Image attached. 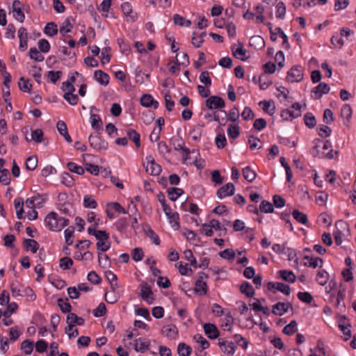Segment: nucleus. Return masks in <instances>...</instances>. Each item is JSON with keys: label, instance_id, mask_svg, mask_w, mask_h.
Segmentation results:
<instances>
[{"label": "nucleus", "instance_id": "nucleus-1", "mask_svg": "<svg viewBox=\"0 0 356 356\" xmlns=\"http://www.w3.org/2000/svg\"><path fill=\"white\" fill-rule=\"evenodd\" d=\"M46 226L51 231L58 232L63 228L67 226L69 220L63 217H58V214L54 212H50L44 218Z\"/></svg>", "mask_w": 356, "mask_h": 356}, {"label": "nucleus", "instance_id": "nucleus-2", "mask_svg": "<svg viewBox=\"0 0 356 356\" xmlns=\"http://www.w3.org/2000/svg\"><path fill=\"white\" fill-rule=\"evenodd\" d=\"M335 227L336 231L333 233L334 242L337 245H340L342 243V238L345 235L344 232L349 231V227L348 223L342 220L337 221Z\"/></svg>", "mask_w": 356, "mask_h": 356}, {"label": "nucleus", "instance_id": "nucleus-3", "mask_svg": "<svg viewBox=\"0 0 356 356\" xmlns=\"http://www.w3.org/2000/svg\"><path fill=\"white\" fill-rule=\"evenodd\" d=\"M303 69L300 65H294L287 72L286 80L290 83L300 82L303 79Z\"/></svg>", "mask_w": 356, "mask_h": 356}, {"label": "nucleus", "instance_id": "nucleus-4", "mask_svg": "<svg viewBox=\"0 0 356 356\" xmlns=\"http://www.w3.org/2000/svg\"><path fill=\"white\" fill-rule=\"evenodd\" d=\"M267 289L273 293L280 291L286 296H289L291 293V288L288 284L278 282H269L267 284Z\"/></svg>", "mask_w": 356, "mask_h": 356}, {"label": "nucleus", "instance_id": "nucleus-5", "mask_svg": "<svg viewBox=\"0 0 356 356\" xmlns=\"http://www.w3.org/2000/svg\"><path fill=\"white\" fill-rule=\"evenodd\" d=\"M140 296L141 298L146 301L149 305L154 302V298H153V292L151 286L145 282H143L140 284Z\"/></svg>", "mask_w": 356, "mask_h": 356}, {"label": "nucleus", "instance_id": "nucleus-6", "mask_svg": "<svg viewBox=\"0 0 356 356\" xmlns=\"http://www.w3.org/2000/svg\"><path fill=\"white\" fill-rule=\"evenodd\" d=\"M147 165L145 167V171L153 176L159 175L161 172V167L155 162L152 155L146 156Z\"/></svg>", "mask_w": 356, "mask_h": 356}, {"label": "nucleus", "instance_id": "nucleus-7", "mask_svg": "<svg viewBox=\"0 0 356 356\" xmlns=\"http://www.w3.org/2000/svg\"><path fill=\"white\" fill-rule=\"evenodd\" d=\"M206 106L211 110L222 108L225 106V101L219 96H210L205 101Z\"/></svg>", "mask_w": 356, "mask_h": 356}, {"label": "nucleus", "instance_id": "nucleus-8", "mask_svg": "<svg viewBox=\"0 0 356 356\" xmlns=\"http://www.w3.org/2000/svg\"><path fill=\"white\" fill-rule=\"evenodd\" d=\"M88 141L91 147L97 150L105 149L107 147V143L105 142L98 134H91L88 138Z\"/></svg>", "mask_w": 356, "mask_h": 356}, {"label": "nucleus", "instance_id": "nucleus-9", "mask_svg": "<svg viewBox=\"0 0 356 356\" xmlns=\"http://www.w3.org/2000/svg\"><path fill=\"white\" fill-rule=\"evenodd\" d=\"M330 90L329 85L326 83H320L312 90V97L314 99H319L323 95L327 94Z\"/></svg>", "mask_w": 356, "mask_h": 356}, {"label": "nucleus", "instance_id": "nucleus-10", "mask_svg": "<svg viewBox=\"0 0 356 356\" xmlns=\"http://www.w3.org/2000/svg\"><path fill=\"white\" fill-rule=\"evenodd\" d=\"M235 186L232 183H227L221 186L217 191L216 195L219 199H222L234 194Z\"/></svg>", "mask_w": 356, "mask_h": 356}, {"label": "nucleus", "instance_id": "nucleus-11", "mask_svg": "<svg viewBox=\"0 0 356 356\" xmlns=\"http://www.w3.org/2000/svg\"><path fill=\"white\" fill-rule=\"evenodd\" d=\"M84 319L78 316L76 314L70 313L67 316V330H72L74 325H83L84 324Z\"/></svg>", "mask_w": 356, "mask_h": 356}, {"label": "nucleus", "instance_id": "nucleus-12", "mask_svg": "<svg viewBox=\"0 0 356 356\" xmlns=\"http://www.w3.org/2000/svg\"><path fill=\"white\" fill-rule=\"evenodd\" d=\"M203 328L205 334L210 339H216L220 334L217 327L213 323H204L203 325Z\"/></svg>", "mask_w": 356, "mask_h": 356}, {"label": "nucleus", "instance_id": "nucleus-13", "mask_svg": "<svg viewBox=\"0 0 356 356\" xmlns=\"http://www.w3.org/2000/svg\"><path fill=\"white\" fill-rule=\"evenodd\" d=\"M12 10L14 18L19 22H23L25 15L21 8V2L19 0H15L13 2Z\"/></svg>", "mask_w": 356, "mask_h": 356}, {"label": "nucleus", "instance_id": "nucleus-14", "mask_svg": "<svg viewBox=\"0 0 356 356\" xmlns=\"http://www.w3.org/2000/svg\"><path fill=\"white\" fill-rule=\"evenodd\" d=\"M290 307H291L290 302L285 303L279 302L273 306L272 312L276 316H282L284 313L288 312Z\"/></svg>", "mask_w": 356, "mask_h": 356}, {"label": "nucleus", "instance_id": "nucleus-15", "mask_svg": "<svg viewBox=\"0 0 356 356\" xmlns=\"http://www.w3.org/2000/svg\"><path fill=\"white\" fill-rule=\"evenodd\" d=\"M150 346V341L148 339L138 338L135 339L134 350L136 352L145 353L148 350Z\"/></svg>", "mask_w": 356, "mask_h": 356}, {"label": "nucleus", "instance_id": "nucleus-16", "mask_svg": "<svg viewBox=\"0 0 356 356\" xmlns=\"http://www.w3.org/2000/svg\"><path fill=\"white\" fill-rule=\"evenodd\" d=\"M236 44L232 47V50L233 52V55L236 57L238 59H240L243 61L246 60L249 56H246L247 50L243 48V45L242 43L238 42V47L235 49Z\"/></svg>", "mask_w": 356, "mask_h": 356}, {"label": "nucleus", "instance_id": "nucleus-17", "mask_svg": "<svg viewBox=\"0 0 356 356\" xmlns=\"http://www.w3.org/2000/svg\"><path fill=\"white\" fill-rule=\"evenodd\" d=\"M140 104L143 106L149 108L154 107V108H157L159 107V102L154 99L153 97L151 95L145 94L143 95L140 98Z\"/></svg>", "mask_w": 356, "mask_h": 356}, {"label": "nucleus", "instance_id": "nucleus-18", "mask_svg": "<svg viewBox=\"0 0 356 356\" xmlns=\"http://www.w3.org/2000/svg\"><path fill=\"white\" fill-rule=\"evenodd\" d=\"M95 79L104 86L109 83L110 77L108 74L101 70H96L94 73Z\"/></svg>", "mask_w": 356, "mask_h": 356}, {"label": "nucleus", "instance_id": "nucleus-19", "mask_svg": "<svg viewBox=\"0 0 356 356\" xmlns=\"http://www.w3.org/2000/svg\"><path fill=\"white\" fill-rule=\"evenodd\" d=\"M57 129L59 134L64 137L68 143H72V140L68 134L67 127L65 122L59 120L56 124Z\"/></svg>", "mask_w": 356, "mask_h": 356}, {"label": "nucleus", "instance_id": "nucleus-20", "mask_svg": "<svg viewBox=\"0 0 356 356\" xmlns=\"http://www.w3.org/2000/svg\"><path fill=\"white\" fill-rule=\"evenodd\" d=\"M162 334L170 339H175L178 334V330L175 325H165L162 328Z\"/></svg>", "mask_w": 356, "mask_h": 356}, {"label": "nucleus", "instance_id": "nucleus-21", "mask_svg": "<svg viewBox=\"0 0 356 356\" xmlns=\"http://www.w3.org/2000/svg\"><path fill=\"white\" fill-rule=\"evenodd\" d=\"M57 208L63 214L70 216L74 214V209L71 202L57 204Z\"/></svg>", "mask_w": 356, "mask_h": 356}, {"label": "nucleus", "instance_id": "nucleus-22", "mask_svg": "<svg viewBox=\"0 0 356 356\" xmlns=\"http://www.w3.org/2000/svg\"><path fill=\"white\" fill-rule=\"evenodd\" d=\"M278 275L280 278L284 280L286 282H290V283H294L296 280V277L295 274L291 270H280L278 271Z\"/></svg>", "mask_w": 356, "mask_h": 356}, {"label": "nucleus", "instance_id": "nucleus-23", "mask_svg": "<svg viewBox=\"0 0 356 356\" xmlns=\"http://www.w3.org/2000/svg\"><path fill=\"white\" fill-rule=\"evenodd\" d=\"M184 193V190L180 188L172 187L167 190L168 196L171 201H176Z\"/></svg>", "mask_w": 356, "mask_h": 356}, {"label": "nucleus", "instance_id": "nucleus-24", "mask_svg": "<svg viewBox=\"0 0 356 356\" xmlns=\"http://www.w3.org/2000/svg\"><path fill=\"white\" fill-rule=\"evenodd\" d=\"M127 136L129 140L134 143L137 148L140 147V136L135 129H129L127 131Z\"/></svg>", "mask_w": 356, "mask_h": 356}, {"label": "nucleus", "instance_id": "nucleus-25", "mask_svg": "<svg viewBox=\"0 0 356 356\" xmlns=\"http://www.w3.org/2000/svg\"><path fill=\"white\" fill-rule=\"evenodd\" d=\"M23 244L26 251L31 250L33 253H35L39 249V244L34 239L26 238Z\"/></svg>", "mask_w": 356, "mask_h": 356}, {"label": "nucleus", "instance_id": "nucleus-26", "mask_svg": "<svg viewBox=\"0 0 356 356\" xmlns=\"http://www.w3.org/2000/svg\"><path fill=\"white\" fill-rule=\"evenodd\" d=\"M260 106H262V109L270 115H273L275 111V106L274 102L264 100L259 103Z\"/></svg>", "mask_w": 356, "mask_h": 356}, {"label": "nucleus", "instance_id": "nucleus-27", "mask_svg": "<svg viewBox=\"0 0 356 356\" xmlns=\"http://www.w3.org/2000/svg\"><path fill=\"white\" fill-rule=\"evenodd\" d=\"M301 115V112L293 111L291 109H284L281 112V117L284 120L297 118Z\"/></svg>", "mask_w": 356, "mask_h": 356}, {"label": "nucleus", "instance_id": "nucleus-28", "mask_svg": "<svg viewBox=\"0 0 356 356\" xmlns=\"http://www.w3.org/2000/svg\"><path fill=\"white\" fill-rule=\"evenodd\" d=\"M323 144V149L324 150L328 149L329 152L327 153H325L324 152H322V156L328 159H332L334 158V152L332 149V143L329 140H326L325 141H323L321 143Z\"/></svg>", "mask_w": 356, "mask_h": 356}, {"label": "nucleus", "instance_id": "nucleus-29", "mask_svg": "<svg viewBox=\"0 0 356 356\" xmlns=\"http://www.w3.org/2000/svg\"><path fill=\"white\" fill-rule=\"evenodd\" d=\"M90 119L91 127H92L93 129L99 131L102 129L103 123L99 115L95 113H91Z\"/></svg>", "mask_w": 356, "mask_h": 356}, {"label": "nucleus", "instance_id": "nucleus-30", "mask_svg": "<svg viewBox=\"0 0 356 356\" xmlns=\"http://www.w3.org/2000/svg\"><path fill=\"white\" fill-rule=\"evenodd\" d=\"M323 140L319 138H316L314 140V145L310 149V154L314 157L324 158L322 156V152L320 151L319 148L321 147V143Z\"/></svg>", "mask_w": 356, "mask_h": 356}, {"label": "nucleus", "instance_id": "nucleus-31", "mask_svg": "<svg viewBox=\"0 0 356 356\" xmlns=\"http://www.w3.org/2000/svg\"><path fill=\"white\" fill-rule=\"evenodd\" d=\"M242 172L244 179L250 183L252 182L257 177V173L250 166L244 168Z\"/></svg>", "mask_w": 356, "mask_h": 356}, {"label": "nucleus", "instance_id": "nucleus-32", "mask_svg": "<svg viewBox=\"0 0 356 356\" xmlns=\"http://www.w3.org/2000/svg\"><path fill=\"white\" fill-rule=\"evenodd\" d=\"M240 291L248 298H251L254 295V289L248 282H245L241 285Z\"/></svg>", "mask_w": 356, "mask_h": 356}, {"label": "nucleus", "instance_id": "nucleus-33", "mask_svg": "<svg viewBox=\"0 0 356 356\" xmlns=\"http://www.w3.org/2000/svg\"><path fill=\"white\" fill-rule=\"evenodd\" d=\"M44 33L48 36L53 37L58 33V26L55 22H48L44 29Z\"/></svg>", "mask_w": 356, "mask_h": 356}, {"label": "nucleus", "instance_id": "nucleus-34", "mask_svg": "<svg viewBox=\"0 0 356 356\" xmlns=\"http://www.w3.org/2000/svg\"><path fill=\"white\" fill-rule=\"evenodd\" d=\"M177 353L179 356H190L192 348L185 343H180L177 346Z\"/></svg>", "mask_w": 356, "mask_h": 356}, {"label": "nucleus", "instance_id": "nucleus-35", "mask_svg": "<svg viewBox=\"0 0 356 356\" xmlns=\"http://www.w3.org/2000/svg\"><path fill=\"white\" fill-rule=\"evenodd\" d=\"M207 35L206 32H202L200 34L193 33V36L191 39L192 44L197 48H199L202 46L204 42V37Z\"/></svg>", "mask_w": 356, "mask_h": 356}, {"label": "nucleus", "instance_id": "nucleus-36", "mask_svg": "<svg viewBox=\"0 0 356 356\" xmlns=\"http://www.w3.org/2000/svg\"><path fill=\"white\" fill-rule=\"evenodd\" d=\"M58 305L60 307L61 312L63 313H70L72 306L70 303L68 301V299L66 298L65 300H63V298H58Z\"/></svg>", "mask_w": 356, "mask_h": 356}, {"label": "nucleus", "instance_id": "nucleus-37", "mask_svg": "<svg viewBox=\"0 0 356 356\" xmlns=\"http://www.w3.org/2000/svg\"><path fill=\"white\" fill-rule=\"evenodd\" d=\"M105 277L111 284V289L115 290L118 287L117 276L111 270H106L105 272Z\"/></svg>", "mask_w": 356, "mask_h": 356}, {"label": "nucleus", "instance_id": "nucleus-38", "mask_svg": "<svg viewBox=\"0 0 356 356\" xmlns=\"http://www.w3.org/2000/svg\"><path fill=\"white\" fill-rule=\"evenodd\" d=\"M172 143L175 150L181 151V152H188V148L185 147V143L182 138L172 140Z\"/></svg>", "mask_w": 356, "mask_h": 356}, {"label": "nucleus", "instance_id": "nucleus-39", "mask_svg": "<svg viewBox=\"0 0 356 356\" xmlns=\"http://www.w3.org/2000/svg\"><path fill=\"white\" fill-rule=\"evenodd\" d=\"M350 325L348 324L346 325L343 322L342 320H340L339 322V327L340 330L343 334V339L345 341H348L351 337V331L350 330Z\"/></svg>", "mask_w": 356, "mask_h": 356}, {"label": "nucleus", "instance_id": "nucleus-40", "mask_svg": "<svg viewBox=\"0 0 356 356\" xmlns=\"http://www.w3.org/2000/svg\"><path fill=\"white\" fill-rule=\"evenodd\" d=\"M304 259L307 260L308 261L305 263V266L312 267L314 268H316L318 266V263L320 262L321 264H323V259L319 257H311L309 256H305Z\"/></svg>", "mask_w": 356, "mask_h": 356}, {"label": "nucleus", "instance_id": "nucleus-41", "mask_svg": "<svg viewBox=\"0 0 356 356\" xmlns=\"http://www.w3.org/2000/svg\"><path fill=\"white\" fill-rule=\"evenodd\" d=\"M18 85L19 89L24 92H29L32 88V84L30 83L29 79H26L24 77L19 79Z\"/></svg>", "mask_w": 356, "mask_h": 356}, {"label": "nucleus", "instance_id": "nucleus-42", "mask_svg": "<svg viewBox=\"0 0 356 356\" xmlns=\"http://www.w3.org/2000/svg\"><path fill=\"white\" fill-rule=\"evenodd\" d=\"M227 134L233 139L238 138L240 135V128L238 125L235 124H229L227 128Z\"/></svg>", "mask_w": 356, "mask_h": 356}, {"label": "nucleus", "instance_id": "nucleus-43", "mask_svg": "<svg viewBox=\"0 0 356 356\" xmlns=\"http://www.w3.org/2000/svg\"><path fill=\"white\" fill-rule=\"evenodd\" d=\"M38 165V159L36 156H29L25 162L26 168L28 170H34Z\"/></svg>", "mask_w": 356, "mask_h": 356}, {"label": "nucleus", "instance_id": "nucleus-44", "mask_svg": "<svg viewBox=\"0 0 356 356\" xmlns=\"http://www.w3.org/2000/svg\"><path fill=\"white\" fill-rule=\"evenodd\" d=\"M292 216L293 218L297 220L298 222L306 225L307 222V216L305 213L300 212L298 210H294L292 212Z\"/></svg>", "mask_w": 356, "mask_h": 356}, {"label": "nucleus", "instance_id": "nucleus-45", "mask_svg": "<svg viewBox=\"0 0 356 356\" xmlns=\"http://www.w3.org/2000/svg\"><path fill=\"white\" fill-rule=\"evenodd\" d=\"M21 350H23L26 355H31L33 350V341L29 339L23 341L21 343Z\"/></svg>", "mask_w": 356, "mask_h": 356}, {"label": "nucleus", "instance_id": "nucleus-46", "mask_svg": "<svg viewBox=\"0 0 356 356\" xmlns=\"http://www.w3.org/2000/svg\"><path fill=\"white\" fill-rule=\"evenodd\" d=\"M304 121L305 125L309 129L314 128L316 124V118L311 113H307L304 115Z\"/></svg>", "mask_w": 356, "mask_h": 356}, {"label": "nucleus", "instance_id": "nucleus-47", "mask_svg": "<svg viewBox=\"0 0 356 356\" xmlns=\"http://www.w3.org/2000/svg\"><path fill=\"white\" fill-rule=\"evenodd\" d=\"M195 291L200 295H204L207 292V285L205 282H202L200 280L195 281Z\"/></svg>", "mask_w": 356, "mask_h": 356}, {"label": "nucleus", "instance_id": "nucleus-48", "mask_svg": "<svg viewBox=\"0 0 356 356\" xmlns=\"http://www.w3.org/2000/svg\"><path fill=\"white\" fill-rule=\"evenodd\" d=\"M259 209L261 212L264 213H271L273 212V205L270 202L267 200H262L260 205Z\"/></svg>", "mask_w": 356, "mask_h": 356}, {"label": "nucleus", "instance_id": "nucleus-49", "mask_svg": "<svg viewBox=\"0 0 356 356\" xmlns=\"http://www.w3.org/2000/svg\"><path fill=\"white\" fill-rule=\"evenodd\" d=\"M74 227L71 226L67 227L65 232V243L67 245H71L73 243Z\"/></svg>", "mask_w": 356, "mask_h": 356}, {"label": "nucleus", "instance_id": "nucleus-50", "mask_svg": "<svg viewBox=\"0 0 356 356\" xmlns=\"http://www.w3.org/2000/svg\"><path fill=\"white\" fill-rule=\"evenodd\" d=\"M316 281L321 286L325 285L328 281V273L325 270H319L316 275Z\"/></svg>", "mask_w": 356, "mask_h": 356}, {"label": "nucleus", "instance_id": "nucleus-51", "mask_svg": "<svg viewBox=\"0 0 356 356\" xmlns=\"http://www.w3.org/2000/svg\"><path fill=\"white\" fill-rule=\"evenodd\" d=\"M239 116L238 108L234 106L227 115V120L230 122H236L238 120Z\"/></svg>", "mask_w": 356, "mask_h": 356}, {"label": "nucleus", "instance_id": "nucleus-52", "mask_svg": "<svg viewBox=\"0 0 356 356\" xmlns=\"http://www.w3.org/2000/svg\"><path fill=\"white\" fill-rule=\"evenodd\" d=\"M276 17L284 19L286 15V6L284 2L280 1L276 5Z\"/></svg>", "mask_w": 356, "mask_h": 356}, {"label": "nucleus", "instance_id": "nucleus-53", "mask_svg": "<svg viewBox=\"0 0 356 356\" xmlns=\"http://www.w3.org/2000/svg\"><path fill=\"white\" fill-rule=\"evenodd\" d=\"M105 300L108 304H114L119 300L118 295L115 293V290L111 289L110 292H107L105 293Z\"/></svg>", "mask_w": 356, "mask_h": 356}, {"label": "nucleus", "instance_id": "nucleus-54", "mask_svg": "<svg viewBox=\"0 0 356 356\" xmlns=\"http://www.w3.org/2000/svg\"><path fill=\"white\" fill-rule=\"evenodd\" d=\"M0 183L3 185L8 186L10 183V172L8 169H3L0 170Z\"/></svg>", "mask_w": 356, "mask_h": 356}, {"label": "nucleus", "instance_id": "nucleus-55", "mask_svg": "<svg viewBox=\"0 0 356 356\" xmlns=\"http://www.w3.org/2000/svg\"><path fill=\"white\" fill-rule=\"evenodd\" d=\"M29 56L31 59H33L38 62H42L44 59V57L40 53V51L35 47H32L30 49Z\"/></svg>", "mask_w": 356, "mask_h": 356}, {"label": "nucleus", "instance_id": "nucleus-56", "mask_svg": "<svg viewBox=\"0 0 356 356\" xmlns=\"http://www.w3.org/2000/svg\"><path fill=\"white\" fill-rule=\"evenodd\" d=\"M297 323L296 321H291L289 324L283 329V332L286 335H291L297 331Z\"/></svg>", "mask_w": 356, "mask_h": 356}, {"label": "nucleus", "instance_id": "nucleus-57", "mask_svg": "<svg viewBox=\"0 0 356 356\" xmlns=\"http://www.w3.org/2000/svg\"><path fill=\"white\" fill-rule=\"evenodd\" d=\"M202 126L200 124H196L193 127V129L190 131V136H191L192 138L194 140H197L200 138L202 135Z\"/></svg>", "mask_w": 356, "mask_h": 356}, {"label": "nucleus", "instance_id": "nucleus-58", "mask_svg": "<svg viewBox=\"0 0 356 356\" xmlns=\"http://www.w3.org/2000/svg\"><path fill=\"white\" fill-rule=\"evenodd\" d=\"M353 114V110L349 104H345L341 109V115L342 118H346L348 121H350Z\"/></svg>", "mask_w": 356, "mask_h": 356}, {"label": "nucleus", "instance_id": "nucleus-59", "mask_svg": "<svg viewBox=\"0 0 356 356\" xmlns=\"http://www.w3.org/2000/svg\"><path fill=\"white\" fill-rule=\"evenodd\" d=\"M83 206L86 208L95 209L97 207V204L91 195H85L83 197Z\"/></svg>", "mask_w": 356, "mask_h": 356}, {"label": "nucleus", "instance_id": "nucleus-60", "mask_svg": "<svg viewBox=\"0 0 356 356\" xmlns=\"http://www.w3.org/2000/svg\"><path fill=\"white\" fill-rule=\"evenodd\" d=\"M63 98L72 106L76 105L78 103L79 97L76 95L71 92H67L64 94Z\"/></svg>", "mask_w": 356, "mask_h": 356}, {"label": "nucleus", "instance_id": "nucleus-61", "mask_svg": "<svg viewBox=\"0 0 356 356\" xmlns=\"http://www.w3.org/2000/svg\"><path fill=\"white\" fill-rule=\"evenodd\" d=\"M167 218H168L172 227L175 230H177L179 228V214L177 212L172 213L169 216H167Z\"/></svg>", "mask_w": 356, "mask_h": 356}, {"label": "nucleus", "instance_id": "nucleus-62", "mask_svg": "<svg viewBox=\"0 0 356 356\" xmlns=\"http://www.w3.org/2000/svg\"><path fill=\"white\" fill-rule=\"evenodd\" d=\"M318 134L322 138H327L331 135L332 129L327 125H321L317 129Z\"/></svg>", "mask_w": 356, "mask_h": 356}, {"label": "nucleus", "instance_id": "nucleus-63", "mask_svg": "<svg viewBox=\"0 0 356 356\" xmlns=\"http://www.w3.org/2000/svg\"><path fill=\"white\" fill-rule=\"evenodd\" d=\"M73 265V261L70 257H65L60 259L59 266L64 270H69Z\"/></svg>", "mask_w": 356, "mask_h": 356}, {"label": "nucleus", "instance_id": "nucleus-64", "mask_svg": "<svg viewBox=\"0 0 356 356\" xmlns=\"http://www.w3.org/2000/svg\"><path fill=\"white\" fill-rule=\"evenodd\" d=\"M73 26L69 19H66L60 28V33L65 36L67 33L71 32Z\"/></svg>", "mask_w": 356, "mask_h": 356}]
</instances>
